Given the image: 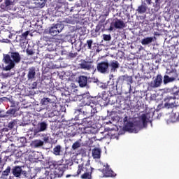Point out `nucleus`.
Listing matches in <instances>:
<instances>
[{
  "label": "nucleus",
  "instance_id": "nucleus-55",
  "mask_svg": "<svg viewBox=\"0 0 179 179\" xmlns=\"http://www.w3.org/2000/svg\"><path fill=\"white\" fill-rule=\"evenodd\" d=\"M75 41H76V39H74V41H73L72 39H71V44H73L75 43Z\"/></svg>",
  "mask_w": 179,
  "mask_h": 179
},
{
  "label": "nucleus",
  "instance_id": "nucleus-28",
  "mask_svg": "<svg viewBox=\"0 0 179 179\" xmlns=\"http://www.w3.org/2000/svg\"><path fill=\"white\" fill-rule=\"evenodd\" d=\"M32 144L35 148H38L43 146L44 143L41 140H35L32 142Z\"/></svg>",
  "mask_w": 179,
  "mask_h": 179
},
{
  "label": "nucleus",
  "instance_id": "nucleus-49",
  "mask_svg": "<svg viewBox=\"0 0 179 179\" xmlns=\"http://www.w3.org/2000/svg\"><path fill=\"white\" fill-rule=\"evenodd\" d=\"M127 122H128V117L126 116V117L124 118V123L125 125H126Z\"/></svg>",
  "mask_w": 179,
  "mask_h": 179
},
{
  "label": "nucleus",
  "instance_id": "nucleus-15",
  "mask_svg": "<svg viewBox=\"0 0 179 179\" xmlns=\"http://www.w3.org/2000/svg\"><path fill=\"white\" fill-rule=\"evenodd\" d=\"M77 82L80 87H85L87 86V78L85 76H80L77 78Z\"/></svg>",
  "mask_w": 179,
  "mask_h": 179
},
{
  "label": "nucleus",
  "instance_id": "nucleus-53",
  "mask_svg": "<svg viewBox=\"0 0 179 179\" xmlns=\"http://www.w3.org/2000/svg\"><path fill=\"white\" fill-rule=\"evenodd\" d=\"M43 141H44L45 143H48V141H49V138H48V137H45V138H43Z\"/></svg>",
  "mask_w": 179,
  "mask_h": 179
},
{
  "label": "nucleus",
  "instance_id": "nucleus-10",
  "mask_svg": "<svg viewBox=\"0 0 179 179\" xmlns=\"http://www.w3.org/2000/svg\"><path fill=\"white\" fill-rule=\"evenodd\" d=\"M96 68H97L98 72H99L101 73L105 74V73H108V68H109L108 62L106 60V61L101 62L97 64Z\"/></svg>",
  "mask_w": 179,
  "mask_h": 179
},
{
  "label": "nucleus",
  "instance_id": "nucleus-21",
  "mask_svg": "<svg viewBox=\"0 0 179 179\" xmlns=\"http://www.w3.org/2000/svg\"><path fill=\"white\" fill-rule=\"evenodd\" d=\"M46 110L48 111H56L57 110V103L55 102H50L48 106H45Z\"/></svg>",
  "mask_w": 179,
  "mask_h": 179
},
{
  "label": "nucleus",
  "instance_id": "nucleus-1",
  "mask_svg": "<svg viewBox=\"0 0 179 179\" xmlns=\"http://www.w3.org/2000/svg\"><path fill=\"white\" fill-rule=\"evenodd\" d=\"M21 61V57L17 52H9L8 54L3 55V62L7 64L3 68L6 71H10L13 69L15 64H19Z\"/></svg>",
  "mask_w": 179,
  "mask_h": 179
},
{
  "label": "nucleus",
  "instance_id": "nucleus-40",
  "mask_svg": "<svg viewBox=\"0 0 179 179\" xmlns=\"http://www.w3.org/2000/svg\"><path fill=\"white\" fill-rule=\"evenodd\" d=\"M10 171V167L8 166L7 169L4 171H3L2 176H7L9 174Z\"/></svg>",
  "mask_w": 179,
  "mask_h": 179
},
{
  "label": "nucleus",
  "instance_id": "nucleus-23",
  "mask_svg": "<svg viewBox=\"0 0 179 179\" xmlns=\"http://www.w3.org/2000/svg\"><path fill=\"white\" fill-rule=\"evenodd\" d=\"M125 129L127 131H134V129H136V125L133 122H129L126 123Z\"/></svg>",
  "mask_w": 179,
  "mask_h": 179
},
{
  "label": "nucleus",
  "instance_id": "nucleus-59",
  "mask_svg": "<svg viewBox=\"0 0 179 179\" xmlns=\"http://www.w3.org/2000/svg\"><path fill=\"white\" fill-rule=\"evenodd\" d=\"M3 130H4L5 131H7V129H3Z\"/></svg>",
  "mask_w": 179,
  "mask_h": 179
},
{
  "label": "nucleus",
  "instance_id": "nucleus-44",
  "mask_svg": "<svg viewBox=\"0 0 179 179\" xmlns=\"http://www.w3.org/2000/svg\"><path fill=\"white\" fill-rule=\"evenodd\" d=\"M78 31L80 36L85 35V34L84 28H79Z\"/></svg>",
  "mask_w": 179,
  "mask_h": 179
},
{
  "label": "nucleus",
  "instance_id": "nucleus-16",
  "mask_svg": "<svg viewBox=\"0 0 179 179\" xmlns=\"http://www.w3.org/2000/svg\"><path fill=\"white\" fill-rule=\"evenodd\" d=\"M36 76L35 67H31L28 70L27 78L29 80H32Z\"/></svg>",
  "mask_w": 179,
  "mask_h": 179
},
{
  "label": "nucleus",
  "instance_id": "nucleus-5",
  "mask_svg": "<svg viewBox=\"0 0 179 179\" xmlns=\"http://www.w3.org/2000/svg\"><path fill=\"white\" fill-rule=\"evenodd\" d=\"M176 99H179V88L174 87L172 90L171 96L168 95L165 99L164 106L167 108H173L176 106Z\"/></svg>",
  "mask_w": 179,
  "mask_h": 179
},
{
  "label": "nucleus",
  "instance_id": "nucleus-19",
  "mask_svg": "<svg viewBox=\"0 0 179 179\" xmlns=\"http://www.w3.org/2000/svg\"><path fill=\"white\" fill-rule=\"evenodd\" d=\"M90 117L87 116V117L83 118L82 116H80V120H82V124L89 127V126H91L92 124V122L90 120Z\"/></svg>",
  "mask_w": 179,
  "mask_h": 179
},
{
  "label": "nucleus",
  "instance_id": "nucleus-58",
  "mask_svg": "<svg viewBox=\"0 0 179 179\" xmlns=\"http://www.w3.org/2000/svg\"><path fill=\"white\" fill-rule=\"evenodd\" d=\"M59 37H60L59 35H57V39H58Z\"/></svg>",
  "mask_w": 179,
  "mask_h": 179
},
{
  "label": "nucleus",
  "instance_id": "nucleus-25",
  "mask_svg": "<svg viewBox=\"0 0 179 179\" xmlns=\"http://www.w3.org/2000/svg\"><path fill=\"white\" fill-rule=\"evenodd\" d=\"M153 41V38L152 36L144 38V39L142 40L141 43L143 45H146L150 44Z\"/></svg>",
  "mask_w": 179,
  "mask_h": 179
},
{
  "label": "nucleus",
  "instance_id": "nucleus-18",
  "mask_svg": "<svg viewBox=\"0 0 179 179\" xmlns=\"http://www.w3.org/2000/svg\"><path fill=\"white\" fill-rule=\"evenodd\" d=\"M109 66L111 68V71L115 72L120 68V64L117 61L113 60L110 62Z\"/></svg>",
  "mask_w": 179,
  "mask_h": 179
},
{
  "label": "nucleus",
  "instance_id": "nucleus-48",
  "mask_svg": "<svg viewBox=\"0 0 179 179\" xmlns=\"http://www.w3.org/2000/svg\"><path fill=\"white\" fill-rule=\"evenodd\" d=\"M20 141L22 143H25L27 142V140H26V138L24 137L20 138Z\"/></svg>",
  "mask_w": 179,
  "mask_h": 179
},
{
  "label": "nucleus",
  "instance_id": "nucleus-14",
  "mask_svg": "<svg viewBox=\"0 0 179 179\" xmlns=\"http://www.w3.org/2000/svg\"><path fill=\"white\" fill-rule=\"evenodd\" d=\"M166 74L169 75L171 78H173V81H176V80H179V75L177 72L176 69H167Z\"/></svg>",
  "mask_w": 179,
  "mask_h": 179
},
{
  "label": "nucleus",
  "instance_id": "nucleus-29",
  "mask_svg": "<svg viewBox=\"0 0 179 179\" xmlns=\"http://www.w3.org/2000/svg\"><path fill=\"white\" fill-rule=\"evenodd\" d=\"M123 80L127 82V85H130L131 87V85L133 83V78L131 76H124Z\"/></svg>",
  "mask_w": 179,
  "mask_h": 179
},
{
  "label": "nucleus",
  "instance_id": "nucleus-7",
  "mask_svg": "<svg viewBox=\"0 0 179 179\" xmlns=\"http://www.w3.org/2000/svg\"><path fill=\"white\" fill-rule=\"evenodd\" d=\"M82 102L79 104L81 106H92L96 105V102L93 100V98L89 94H83L82 95Z\"/></svg>",
  "mask_w": 179,
  "mask_h": 179
},
{
  "label": "nucleus",
  "instance_id": "nucleus-31",
  "mask_svg": "<svg viewBox=\"0 0 179 179\" xmlns=\"http://www.w3.org/2000/svg\"><path fill=\"white\" fill-rule=\"evenodd\" d=\"M141 120H142V122H143V124L144 126L147 125V123H148V120H149L148 119V115L146 114H143L141 115Z\"/></svg>",
  "mask_w": 179,
  "mask_h": 179
},
{
  "label": "nucleus",
  "instance_id": "nucleus-2",
  "mask_svg": "<svg viewBox=\"0 0 179 179\" xmlns=\"http://www.w3.org/2000/svg\"><path fill=\"white\" fill-rule=\"evenodd\" d=\"M76 113H79L76 116L75 120H80L81 116L94 117V114L97 113L96 105H78V108L75 110Z\"/></svg>",
  "mask_w": 179,
  "mask_h": 179
},
{
  "label": "nucleus",
  "instance_id": "nucleus-60",
  "mask_svg": "<svg viewBox=\"0 0 179 179\" xmlns=\"http://www.w3.org/2000/svg\"><path fill=\"white\" fill-rule=\"evenodd\" d=\"M106 16L108 15V13H107L106 14Z\"/></svg>",
  "mask_w": 179,
  "mask_h": 179
},
{
  "label": "nucleus",
  "instance_id": "nucleus-12",
  "mask_svg": "<svg viewBox=\"0 0 179 179\" xmlns=\"http://www.w3.org/2000/svg\"><path fill=\"white\" fill-rule=\"evenodd\" d=\"M162 76L161 75H157L155 80L150 83V87L151 88L159 87L162 84Z\"/></svg>",
  "mask_w": 179,
  "mask_h": 179
},
{
  "label": "nucleus",
  "instance_id": "nucleus-13",
  "mask_svg": "<svg viewBox=\"0 0 179 179\" xmlns=\"http://www.w3.org/2000/svg\"><path fill=\"white\" fill-rule=\"evenodd\" d=\"M38 128L34 129V135L36 136L38 133L45 131L48 128V124L45 122H39L38 124Z\"/></svg>",
  "mask_w": 179,
  "mask_h": 179
},
{
  "label": "nucleus",
  "instance_id": "nucleus-47",
  "mask_svg": "<svg viewBox=\"0 0 179 179\" xmlns=\"http://www.w3.org/2000/svg\"><path fill=\"white\" fill-rule=\"evenodd\" d=\"M31 88L32 89H36L37 88V83L36 82L33 83V84L31 85Z\"/></svg>",
  "mask_w": 179,
  "mask_h": 179
},
{
  "label": "nucleus",
  "instance_id": "nucleus-45",
  "mask_svg": "<svg viewBox=\"0 0 179 179\" xmlns=\"http://www.w3.org/2000/svg\"><path fill=\"white\" fill-rule=\"evenodd\" d=\"M175 20H178L179 19V10H176V13L175 14V15H173Z\"/></svg>",
  "mask_w": 179,
  "mask_h": 179
},
{
  "label": "nucleus",
  "instance_id": "nucleus-8",
  "mask_svg": "<svg viewBox=\"0 0 179 179\" xmlns=\"http://www.w3.org/2000/svg\"><path fill=\"white\" fill-rule=\"evenodd\" d=\"M64 29V26L62 24H55L50 27L49 28V34L52 36H57L59 33H60Z\"/></svg>",
  "mask_w": 179,
  "mask_h": 179
},
{
  "label": "nucleus",
  "instance_id": "nucleus-4",
  "mask_svg": "<svg viewBox=\"0 0 179 179\" xmlns=\"http://www.w3.org/2000/svg\"><path fill=\"white\" fill-rule=\"evenodd\" d=\"M94 168L90 166V162L87 161L85 164H79L77 171V176H79L82 172L84 173L80 176L82 179H92V172Z\"/></svg>",
  "mask_w": 179,
  "mask_h": 179
},
{
  "label": "nucleus",
  "instance_id": "nucleus-38",
  "mask_svg": "<svg viewBox=\"0 0 179 179\" xmlns=\"http://www.w3.org/2000/svg\"><path fill=\"white\" fill-rule=\"evenodd\" d=\"M16 111H17V110L16 109H9L7 112H6V113L8 114V115H13V116H15V113H16Z\"/></svg>",
  "mask_w": 179,
  "mask_h": 179
},
{
  "label": "nucleus",
  "instance_id": "nucleus-11",
  "mask_svg": "<svg viewBox=\"0 0 179 179\" xmlns=\"http://www.w3.org/2000/svg\"><path fill=\"white\" fill-rule=\"evenodd\" d=\"M99 171L103 173V177H115L116 176L108 164L104 166V169H99Z\"/></svg>",
  "mask_w": 179,
  "mask_h": 179
},
{
  "label": "nucleus",
  "instance_id": "nucleus-36",
  "mask_svg": "<svg viewBox=\"0 0 179 179\" xmlns=\"http://www.w3.org/2000/svg\"><path fill=\"white\" fill-rule=\"evenodd\" d=\"M106 88L109 89V92H112L113 90H115L116 89V87L114 85V83H113V84H110V85H108Z\"/></svg>",
  "mask_w": 179,
  "mask_h": 179
},
{
  "label": "nucleus",
  "instance_id": "nucleus-34",
  "mask_svg": "<svg viewBox=\"0 0 179 179\" xmlns=\"http://www.w3.org/2000/svg\"><path fill=\"white\" fill-rule=\"evenodd\" d=\"M29 34V31H26L25 32H23V34H22V35H20V37L22 39V40H26L27 38V36Z\"/></svg>",
  "mask_w": 179,
  "mask_h": 179
},
{
  "label": "nucleus",
  "instance_id": "nucleus-42",
  "mask_svg": "<svg viewBox=\"0 0 179 179\" xmlns=\"http://www.w3.org/2000/svg\"><path fill=\"white\" fill-rule=\"evenodd\" d=\"M45 59H54L55 56L51 55V54H46L45 56Z\"/></svg>",
  "mask_w": 179,
  "mask_h": 179
},
{
  "label": "nucleus",
  "instance_id": "nucleus-32",
  "mask_svg": "<svg viewBox=\"0 0 179 179\" xmlns=\"http://www.w3.org/2000/svg\"><path fill=\"white\" fill-rule=\"evenodd\" d=\"M50 103V99L48 98H43L41 101V103L46 106H48Z\"/></svg>",
  "mask_w": 179,
  "mask_h": 179
},
{
  "label": "nucleus",
  "instance_id": "nucleus-50",
  "mask_svg": "<svg viewBox=\"0 0 179 179\" xmlns=\"http://www.w3.org/2000/svg\"><path fill=\"white\" fill-rule=\"evenodd\" d=\"M10 42L9 39H3L2 43H8Z\"/></svg>",
  "mask_w": 179,
  "mask_h": 179
},
{
  "label": "nucleus",
  "instance_id": "nucleus-51",
  "mask_svg": "<svg viewBox=\"0 0 179 179\" xmlns=\"http://www.w3.org/2000/svg\"><path fill=\"white\" fill-rule=\"evenodd\" d=\"M4 165L3 162H2V158L0 157V166H3Z\"/></svg>",
  "mask_w": 179,
  "mask_h": 179
},
{
  "label": "nucleus",
  "instance_id": "nucleus-43",
  "mask_svg": "<svg viewBox=\"0 0 179 179\" xmlns=\"http://www.w3.org/2000/svg\"><path fill=\"white\" fill-rule=\"evenodd\" d=\"M87 45H88V49L91 50L92 49V45L93 43V41H92V39H89L87 41Z\"/></svg>",
  "mask_w": 179,
  "mask_h": 179
},
{
  "label": "nucleus",
  "instance_id": "nucleus-57",
  "mask_svg": "<svg viewBox=\"0 0 179 179\" xmlns=\"http://www.w3.org/2000/svg\"><path fill=\"white\" fill-rule=\"evenodd\" d=\"M0 117H2V114L1 113V111H0Z\"/></svg>",
  "mask_w": 179,
  "mask_h": 179
},
{
  "label": "nucleus",
  "instance_id": "nucleus-26",
  "mask_svg": "<svg viewBox=\"0 0 179 179\" xmlns=\"http://www.w3.org/2000/svg\"><path fill=\"white\" fill-rule=\"evenodd\" d=\"M174 82V79L170 77L168 74L165 75L164 77V83L165 85Z\"/></svg>",
  "mask_w": 179,
  "mask_h": 179
},
{
  "label": "nucleus",
  "instance_id": "nucleus-62",
  "mask_svg": "<svg viewBox=\"0 0 179 179\" xmlns=\"http://www.w3.org/2000/svg\"><path fill=\"white\" fill-rule=\"evenodd\" d=\"M104 31V29H102V31Z\"/></svg>",
  "mask_w": 179,
  "mask_h": 179
},
{
  "label": "nucleus",
  "instance_id": "nucleus-20",
  "mask_svg": "<svg viewBox=\"0 0 179 179\" xmlns=\"http://www.w3.org/2000/svg\"><path fill=\"white\" fill-rule=\"evenodd\" d=\"M101 150L99 148H94L92 150V157L94 159H99L101 157Z\"/></svg>",
  "mask_w": 179,
  "mask_h": 179
},
{
  "label": "nucleus",
  "instance_id": "nucleus-24",
  "mask_svg": "<svg viewBox=\"0 0 179 179\" xmlns=\"http://www.w3.org/2000/svg\"><path fill=\"white\" fill-rule=\"evenodd\" d=\"M62 152V147L59 145L55 146L53 149L52 153L56 156H60Z\"/></svg>",
  "mask_w": 179,
  "mask_h": 179
},
{
  "label": "nucleus",
  "instance_id": "nucleus-46",
  "mask_svg": "<svg viewBox=\"0 0 179 179\" xmlns=\"http://www.w3.org/2000/svg\"><path fill=\"white\" fill-rule=\"evenodd\" d=\"M27 53L29 55H32L34 54V52H33L32 50H27Z\"/></svg>",
  "mask_w": 179,
  "mask_h": 179
},
{
  "label": "nucleus",
  "instance_id": "nucleus-22",
  "mask_svg": "<svg viewBox=\"0 0 179 179\" xmlns=\"http://www.w3.org/2000/svg\"><path fill=\"white\" fill-rule=\"evenodd\" d=\"M12 173L15 176V177H20V176L21 175L22 173V169L20 166H15L13 169L12 170Z\"/></svg>",
  "mask_w": 179,
  "mask_h": 179
},
{
  "label": "nucleus",
  "instance_id": "nucleus-9",
  "mask_svg": "<svg viewBox=\"0 0 179 179\" xmlns=\"http://www.w3.org/2000/svg\"><path fill=\"white\" fill-rule=\"evenodd\" d=\"M78 67L80 69L85 71H91L94 69V66L93 65V61H85V59L81 60L80 64H78Z\"/></svg>",
  "mask_w": 179,
  "mask_h": 179
},
{
  "label": "nucleus",
  "instance_id": "nucleus-17",
  "mask_svg": "<svg viewBox=\"0 0 179 179\" xmlns=\"http://www.w3.org/2000/svg\"><path fill=\"white\" fill-rule=\"evenodd\" d=\"M147 10H148V7H147L146 3H142V5L138 6L136 10V12L138 14H144L146 13Z\"/></svg>",
  "mask_w": 179,
  "mask_h": 179
},
{
  "label": "nucleus",
  "instance_id": "nucleus-52",
  "mask_svg": "<svg viewBox=\"0 0 179 179\" xmlns=\"http://www.w3.org/2000/svg\"><path fill=\"white\" fill-rule=\"evenodd\" d=\"M145 1H146L147 3H148V5H151V4L152 3V0H145Z\"/></svg>",
  "mask_w": 179,
  "mask_h": 179
},
{
  "label": "nucleus",
  "instance_id": "nucleus-54",
  "mask_svg": "<svg viewBox=\"0 0 179 179\" xmlns=\"http://www.w3.org/2000/svg\"><path fill=\"white\" fill-rule=\"evenodd\" d=\"M3 170V166H0V173H1Z\"/></svg>",
  "mask_w": 179,
  "mask_h": 179
},
{
  "label": "nucleus",
  "instance_id": "nucleus-30",
  "mask_svg": "<svg viewBox=\"0 0 179 179\" xmlns=\"http://www.w3.org/2000/svg\"><path fill=\"white\" fill-rule=\"evenodd\" d=\"M17 123V120H13V121L10 122L7 126L8 129L11 130L15 126H16Z\"/></svg>",
  "mask_w": 179,
  "mask_h": 179
},
{
  "label": "nucleus",
  "instance_id": "nucleus-33",
  "mask_svg": "<svg viewBox=\"0 0 179 179\" xmlns=\"http://www.w3.org/2000/svg\"><path fill=\"white\" fill-rule=\"evenodd\" d=\"M102 27H103V28L105 27L103 22H99L98 25H96V27L95 32L98 33L101 30Z\"/></svg>",
  "mask_w": 179,
  "mask_h": 179
},
{
  "label": "nucleus",
  "instance_id": "nucleus-41",
  "mask_svg": "<svg viewBox=\"0 0 179 179\" xmlns=\"http://www.w3.org/2000/svg\"><path fill=\"white\" fill-rule=\"evenodd\" d=\"M161 3H162L161 0H155V3H154L155 7L159 8L161 5Z\"/></svg>",
  "mask_w": 179,
  "mask_h": 179
},
{
  "label": "nucleus",
  "instance_id": "nucleus-6",
  "mask_svg": "<svg viewBox=\"0 0 179 179\" xmlns=\"http://www.w3.org/2000/svg\"><path fill=\"white\" fill-rule=\"evenodd\" d=\"M125 27L126 24H124V21L116 18L115 20H113V22H111L110 28H108V30L112 31H113L114 28L121 29H124Z\"/></svg>",
  "mask_w": 179,
  "mask_h": 179
},
{
  "label": "nucleus",
  "instance_id": "nucleus-63",
  "mask_svg": "<svg viewBox=\"0 0 179 179\" xmlns=\"http://www.w3.org/2000/svg\"><path fill=\"white\" fill-rule=\"evenodd\" d=\"M31 179H34V178H31Z\"/></svg>",
  "mask_w": 179,
  "mask_h": 179
},
{
  "label": "nucleus",
  "instance_id": "nucleus-39",
  "mask_svg": "<svg viewBox=\"0 0 179 179\" xmlns=\"http://www.w3.org/2000/svg\"><path fill=\"white\" fill-rule=\"evenodd\" d=\"M48 44V46L47 47V50L50 52L51 51H54L55 47L54 46V45H52L51 43L50 42Z\"/></svg>",
  "mask_w": 179,
  "mask_h": 179
},
{
  "label": "nucleus",
  "instance_id": "nucleus-27",
  "mask_svg": "<svg viewBox=\"0 0 179 179\" xmlns=\"http://www.w3.org/2000/svg\"><path fill=\"white\" fill-rule=\"evenodd\" d=\"M12 4V1L10 0H5L3 4H1V8L2 9H7L8 6Z\"/></svg>",
  "mask_w": 179,
  "mask_h": 179
},
{
  "label": "nucleus",
  "instance_id": "nucleus-35",
  "mask_svg": "<svg viewBox=\"0 0 179 179\" xmlns=\"http://www.w3.org/2000/svg\"><path fill=\"white\" fill-rule=\"evenodd\" d=\"M80 146H81V144H80L78 141H76V142H75V143L73 144V145H72V149H73V150H75L79 148Z\"/></svg>",
  "mask_w": 179,
  "mask_h": 179
},
{
  "label": "nucleus",
  "instance_id": "nucleus-56",
  "mask_svg": "<svg viewBox=\"0 0 179 179\" xmlns=\"http://www.w3.org/2000/svg\"><path fill=\"white\" fill-rule=\"evenodd\" d=\"M2 102H3V99H0V104L2 103Z\"/></svg>",
  "mask_w": 179,
  "mask_h": 179
},
{
  "label": "nucleus",
  "instance_id": "nucleus-37",
  "mask_svg": "<svg viewBox=\"0 0 179 179\" xmlns=\"http://www.w3.org/2000/svg\"><path fill=\"white\" fill-rule=\"evenodd\" d=\"M102 36H103V39L105 41H110L111 40V35H110V34L108 35L103 34V35Z\"/></svg>",
  "mask_w": 179,
  "mask_h": 179
},
{
  "label": "nucleus",
  "instance_id": "nucleus-3",
  "mask_svg": "<svg viewBox=\"0 0 179 179\" xmlns=\"http://www.w3.org/2000/svg\"><path fill=\"white\" fill-rule=\"evenodd\" d=\"M53 166V168L55 169L54 172L51 173L50 175V172L44 169L45 176L43 179H55V178H60L66 171V166L68 167L66 164H58L57 162H54L52 165H50V166Z\"/></svg>",
  "mask_w": 179,
  "mask_h": 179
},
{
  "label": "nucleus",
  "instance_id": "nucleus-61",
  "mask_svg": "<svg viewBox=\"0 0 179 179\" xmlns=\"http://www.w3.org/2000/svg\"><path fill=\"white\" fill-rule=\"evenodd\" d=\"M38 179H43V178H38Z\"/></svg>",
  "mask_w": 179,
  "mask_h": 179
}]
</instances>
